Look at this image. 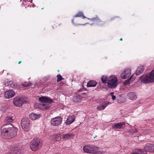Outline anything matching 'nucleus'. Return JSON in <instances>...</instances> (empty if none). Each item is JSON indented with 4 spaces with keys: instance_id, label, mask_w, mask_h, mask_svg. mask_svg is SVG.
<instances>
[{
    "instance_id": "obj_1",
    "label": "nucleus",
    "mask_w": 154,
    "mask_h": 154,
    "mask_svg": "<svg viewBox=\"0 0 154 154\" xmlns=\"http://www.w3.org/2000/svg\"><path fill=\"white\" fill-rule=\"evenodd\" d=\"M18 129L10 123L3 125L1 128V133L2 136L11 139L15 137Z\"/></svg>"
},
{
    "instance_id": "obj_2",
    "label": "nucleus",
    "mask_w": 154,
    "mask_h": 154,
    "mask_svg": "<svg viewBox=\"0 0 154 154\" xmlns=\"http://www.w3.org/2000/svg\"><path fill=\"white\" fill-rule=\"evenodd\" d=\"M39 101L42 103L39 106V108L42 110H45L49 109L51 104L52 102L51 99L48 97H42L39 98Z\"/></svg>"
},
{
    "instance_id": "obj_3",
    "label": "nucleus",
    "mask_w": 154,
    "mask_h": 154,
    "mask_svg": "<svg viewBox=\"0 0 154 154\" xmlns=\"http://www.w3.org/2000/svg\"><path fill=\"white\" fill-rule=\"evenodd\" d=\"M42 142L39 139H35L32 140L30 142L29 147L33 151H36L38 150L42 145Z\"/></svg>"
},
{
    "instance_id": "obj_4",
    "label": "nucleus",
    "mask_w": 154,
    "mask_h": 154,
    "mask_svg": "<svg viewBox=\"0 0 154 154\" xmlns=\"http://www.w3.org/2000/svg\"><path fill=\"white\" fill-rule=\"evenodd\" d=\"M140 79L141 82L144 83L154 82V70L151 72L147 73L146 76L140 77Z\"/></svg>"
},
{
    "instance_id": "obj_5",
    "label": "nucleus",
    "mask_w": 154,
    "mask_h": 154,
    "mask_svg": "<svg viewBox=\"0 0 154 154\" xmlns=\"http://www.w3.org/2000/svg\"><path fill=\"white\" fill-rule=\"evenodd\" d=\"M118 84V81L115 75H112L108 77L107 81V86L111 88H114L116 87Z\"/></svg>"
},
{
    "instance_id": "obj_6",
    "label": "nucleus",
    "mask_w": 154,
    "mask_h": 154,
    "mask_svg": "<svg viewBox=\"0 0 154 154\" xmlns=\"http://www.w3.org/2000/svg\"><path fill=\"white\" fill-rule=\"evenodd\" d=\"M62 121V119L60 116L53 118L51 121V124L53 126H58L61 124Z\"/></svg>"
},
{
    "instance_id": "obj_7",
    "label": "nucleus",
    "mask_w": 154,
    "mask_h": 154,
    "mask_svg": "<svg viewBox=\"0 0 154 154\" xmlns=\"http://www.w3.org/2000/svg\"><path fill=\"white\" fill-rule=\"evenodd\" d=\"M21 125L23 129L25 131L28 130L29 128V122L28 120L25 118L22 119Z\"/></svg>"
},
{
    "instance_id": "obj_8",
    "label": "nucleus",
    "mask_w": 154,
    "mask_h": 154,
    "mask_svg": "<svg viewBox=\"0 0 154 154\" xmlns=\"http://www.w3.org/2000/svg\"><path fill=\"white\" fill-rule=\"evenodd\" d=\"M104 152H105L103 151L102 149L96 146L91 145L90 153L102 154Z\"/></svg>"
},
{
    "instance_id": "obj_9",
    "label": "nucleus",
    "mask_w": 154,
    "mask_h": 154,
    "mask_svg": "<svg viewBox=\"0 0 154 154\" xmlns=\"http://www.w3.org/2000/svg\"><path fill=\"white\" fill-rule=\"evenodd\" d=\"M24 100L21 98L15 97L14 99L13 104L16 106L20 107L24 103Z\"/></svg>"
},
{
    "instance_id": "obj_10",
    "label": "nucleus",
    "mask_w": 154,
    "mask_h": 154,
    "mask_svg": "<svg viewBox=\"0 0 154 154\" xmlns=\"http://www.w3.org/2000/svg\"><path fill=\"white\" fill-rule=\"evenodd\" d=\"M131 74V70L129 68L127 69L122 72L120 76L122 79H125L129 77Z\"/></svg>"
},
{
    "instance_id": "obj_11",
    "label": "nucleus",
    "mask_w": 154,
    "mask_h": 154,
    "mask_svg": "<svg viewBox=\"0 0 154 154\" xmlns=\"http://www.w3.org/2000/svg\"><path fill=\"white\" fill-rule=\"evenodd\" d=\"M144 150L150 152H154V144L148 143L146 144L144 147Z\"/></svg>"
},
{
    "instance_id": "obj_12",
    "label": "nucleus",
    "mask_w": 154,
    "mask_h": 154,
    "mask_svg": "<svg viewBox=\"0 0 154 154\" xmlns=\"http://www.w3.org/2000/svg\"><path fill=\"white\" fill-rule=\"evenodd\" d=\"M75 116L74 115L69 116L66 120L65 123L66 125H69L73 122L75 119Z\"/></svg>"
},
{
    "instance_id": "obj_13",
    "label": "nucleus",
    "mask_w": 154,
    "mask_h": 154,
    "mask_svg": "<svg viewBox=\"0 0 154 154\" xmlns=\"http://www.w3.org/2000/svg\"><path fill=\"white\" fill-rule=\"evenodd\" d=\"M110 103L108 102H105L100 104L97 106V109L98 111L104 109Z\"/></svg>"
},
{
    "instance_id": "obj_14",
    "label": "nucleus",
    "mask_w": 154,
    "mask_h": 154,
    "mask_svg": "<svg viewBox=\"0 0 154 154\" xmlns=\"http://www.w3.org/2000/svg\"><path fill=\"white\" fill-rule=\"evenodd\" d=\"M15 94V92L12 90H9L5 94V97L6 98H10L14 97Z\"/></svg>"
},
{
    "instance_id": "obj_15",
    "label": "nucleus",
    "mask_w": 154,
    "mask_h": 154,
    "mask_svg": "<svg viewBox=\"0 0 154 154\" xmlns=\"http://www.w3.org/2000/svg\"><path fill=\"white\" fill-rule=\"evenodd\" d=\"M125 125V123L123 122L118 123L113 125L112 127L114 129H122L123 128V126Z\"/></svg>"
},
{
    "instance_id": "obj_16",
    "label": "nucleus",
    "mask_w": 154,
    "mask_h": 154,
    "mask_svg": "<svg viewBox=\"0 0 154 154\" xmlns=\"http://www.w3.org/2000/svg\"><path fill=\"white\" fill-rule=\"evenodd\" d=\"M127 97L128 99L133 100L136 99L137 96L134 92H130L127 94Z\"/></svg>"
},
{
    "instance_id": "obj_17",
    "label": "nucleus",
    "mask_w": 154,
    "mask_h": 154,
    "mask_svg": "<svg viewBox=\"0 0 154 154\" xmlns=\"http://www.w3.org/2000/svg\"><path fill=\"white\" fill-rule=\"evenodd\" d=\"M40 114H36L33 113H31L29 115L30 118L32 120L38 119L40 117Z\"/></svg>"
},
{
    "instance_id": "obj_18",
    "label": "nucleus",
    "mask_w": 154,
    "mask_h": 154,
    "mask_svg": "<svg viewBox=\"0 0 154 154\" xmlns=\"http://www.w3.org/2000/svg\"><path fill=\"white\" fill-rule=\"evenodd\" d=\"M15 117L13 114L7 116L5 119V121L7 122H12L15 119Z\"/></svg>"
},
{
    "instance_id": "obj_19",
    "label": "nucleus",
    "mask_w": 154,
    "mask_h": 154,
    "mask_svg": "<svg viewBox=\"0 0 154 154\" xmlns=\"http://www.w3.org/2000/svg\"><path fill=\"white\" fill-rule=\"evenodd\" d=\"M74 136V135L73 134H63V140H66L72 138Z\"/></svg>"
},
{
    "instance_id": "obj_20",
    "label": "nucleus",
    "mask_w": 154,
    "mask_h": 154,
    "mask_svg": "<svg viewBox=\"0 0 154 154\" xmlns=\"http://www.w3.org/2000/svg\"><path fill=\"white\" fill-rule=\"evenodd\" d=\"M116 99L117 102L119 103H124L126 101V98L122 96H119L117 97Z\"/></svg>"
},
{
    "instance_id": "obj_21",
    "label": "nucleus",
    "mask_w": 154,
    "mask_h": 154,
    "mask_svg": "<svg viewBox=\"0 0 154 154\" xmlns=\"http://www.w3.org/2000/svg\"><path fill=\"white\" fill-rule=\"evenodd\" d=\"M130 154H146V152L143 149H136L135 151Z\"/></svg>"
},
{
    "instance_id": "obj_22",
    "label": "nucleus",
    "mask_w": 154,
    "mask_h": 154,
    "mask_svg": "<svg viewBox=\"0 0 154 154\" xmlns=\"http://www.w3.org/2000/svg\"><path fill=\"white\" fill-rule=\"evenodd\" d=\"M91 145H87L84 146L83 151L85 152L90 153Z\"/></svg>"
},
{
    "instance_id": "obj_23",
    "label": "nucleus",
    "mask_w": 154,
    "mask_h": 154,
    "mask_svg": "<svg viewBox=\"0 0 154 154\" xmlns=\"http://www.w3.org/2000/svg\"><path fill=\"white\" fill-rule=\"evenodd\" d=\"M97 83L95 81L91 80L89 81L87 83L88 87H94L96 86Z\"/></svg>"
},
{
    "instance_id": "obj_24",
    "label": "nucleus",
    "mask_w": 154,
    "mask_h": 154,
    "mask_svg": "<svg viewBox=\"0 0 154 154\" xmlns=\"http://www.w3.org/2000/svg\"><path fill=\"white\" fill-rule=\"evenodd\" d=\"M144 69V67L142 66H140L137 69L136 72V75H139V74L142 73Z\"/></svg>"
},
{
    "instance_id": "obj_25",
    "label": "nucleus",
    "mask_w": 154,
    "mask_h": 154,
    "mask_svg": "<svg viewBox=\"0 0 154 154\" xmlns=\"http://www.w3.org/2000/svg\"><path fill=\"white\" fill-rule=\"evenodd\" d=\"M72 100L73 101L75 102H80L81 101V98L80 96H76L73 97Z\"/></svg>"
},
{
    "instance_id": "obj_26",
    "label": "nucleus",
    "mask_w": 154,
    "mask_h": 154,
    "mask_svg": "<svg viewBox=\"0 0 154 154\" xmlns=\"http://www.w3.org/2000/svg\"><path fill=\"white\" fill-rule=\"evenodd\" d=\"M60 134H54L51 137H53V140H55L56 141H57L59 140L60 139Z\"/></svg>"
},
{
    "instance_id": "obj_27",
    "label": "nucleus",
    "mask_w": 154,
    "mask_h": 154,
    "mask_svg": "<svg viewBox=\"0 0 154 154\" xmlns=\"http://www.w3.org/2000/svg\"><path fill=\"white\" fill-rule=\"evenodd\" d=\"M108 77L106 76H102L101 78V80L102 82L103 83H107V81Z\"/></svg>"
},
{
    "instance_id": "obj_28",
    "label": "nucleus",
    "mask_w": 154,
    "mask_h": 154,
    "mask_svg": "<svg viewBox=\"0 0 154 154\" xmlns=\"http://www.w3.org/2000/svg\"><path fill=\"white\" fill-rule=\"evenodd\" d=\"M74 17H82L83 18H86L84 14L82 12L80 11L76 15L74 16Z\"/></svg>"
},
{
    "instance_id": "obj_29",
    "label": "nucleus",
    "mask_w": 154,
    "mask_h": 154,
    "mask_svg": "<svg viewBox=\"0 0 154 154\" xmlns=\"http://www.w3.org/2000/svg\"><path fill=\"white\" fill-rule=\"evenodd\" d=\"M133 75H132L130 77V78L129 79H128V80H126V81H125L124 82V83L123 84L125 85H127L128 84H129V81L133 77Z\"/></svg>"
},
{
    "instance_id": "obj_30",
    "label": "nucleus",
    "mask_w": 154,
    "mask_h": 154,
    "mask_svg": "<svg viewBox=\"0 0 154 154\" xmlns=\"http://www.w3.org/2000/svg\"><path fill=\"white\" fill-rule=\"evenodd\" d=\"M57 82H59L62 79H63L62 77L60 75H57Z\"/></svg>"
},
{
    "instance_id": "obj_31",
    "label": "nucleus",
    "mask_w": 154,
    "mask_h": 154,
    "mask_svg": "<svg viewBox=\"0 0 154 154\" xmlns=\"http://www.w3.org/2000/svg\"><path fill=\"white\" fill-rule=\"evenodd\" d=\"M130 132L132 133H137V130L136 129L132 128L129 131Z\"/></svg>"
},
{
    "instance_id": "obj_32",
    "label": "nucleus",
    "mask_w": 154,
    "mask_h": 154,
    "mask_svg": "<svg viewBox=\"0 0 154 154\" xmlns=\"http://www.w3.org/2000/svg\"><path fill=\"white\" fill-rule=\"evenodd\" d=\"M31 83H30L29 82L27 83L26 82H25L23 83L22 85H23V86L26 87V86H28L31 85Z\"/></svg>"
},
{
    "instance_id": "obj_33",
    "label": "nucleus",
    "mask_w": 154,
    "mask_h": 154,
    "mask_svg": "<svg viewBox=\"0 0 154 154\" xmlns=\"http://www.w3.org/2000/svg\"><path fill=\"white\" fill-rule=\"evenodd\" d=\"M110 95H111L112 97V100H114L116 99V97L115 95H114L113 92L111 93L110 94Z\"/></svg>"
},
{
    "instance_id": "obj_34",
    "label": "nucleus",
    "mask_w": 154,
    "mask_h": 154,
    "mask_svg": "<svg viewBox=\"0 0 154 154\" xmlns=\"http://www.w3.org/2000/svg\"><path fill=\"white\" fill-rule=\"evenodd\" d=\"M14 152L16 154H20V152L19 151H17V150L16 149L15 150Z\"/></svg>"
},
{
    "instance_id": "obj_35",
    "label": "nucleus",
    "mask_w": 154,
    "mask_h": 154,
    "mask_svg": "<svg viewBox=\"0 0 154 154\" xmlns=\"http://www.w3.org/2000/svg\"><path fill=\"white\" fill-rule=\"evenodd\" d=\"M21 63V61H19V62H18V63L19 64H20Z\"/></svg>"
},
{
    "instance_id": "obj_36",
    "label": "nucleus",
    "mask_w": 154,
    "mask_h": 154,
    "mask_svg": "<svg viewBox=\"0 0 154 154\" xmlns=\"http://www.w3.org/2000/svg\"><path fill=\"white\" fill-rule=\"evenodd\" d=\"M5 154H11V153H6Z\"/></svg>"
},
{
    "instance_id": "obj_37",
    "label": "nucleus",
    "mask_w": 154,
    "mask_h": 154,
    "mask_svg": "<svg viewBox=\"0 0 154 154\" xmlns=\"http://www.w3.org/2000/svg\"><path fill=\"white\" fill-rule=\"evenodd\" d=\"M13 86L14 87L16 86V85H15V84Z\"/></svg>"
},
{
    "instance_id": "obj_38",
    "label": "nucleus",
    "mask_w": 154,
    "mask_h": 154,
    "mask_svg": "<svg viewBox=\"0 0 154 154\" xmlns=\"http://www.w3.org/2000/svg\"><path fill=\"white\" fill-rule=\"evenodd\" d=\"M73 21H74V20H72V23H73Z\"/></svg>"
},
{
    "instance_id": "obj_39",
    "label": "nucleus",
    "mask_w": 154,
    "mask_h": 154,
    "mask_svg": "<svg viewBox=\"0 0 154 154\" xmlns=\"http://www.w3.org/2000/svg\"><path fill=\"white\" fill-rule=\"evenodd\" d=\"M2 94V93L1 91H0V95H1Z\"/></svg>"
},
{
    "instance_id": "obj_40",
    "label": "nucleus",
    "mask_w": 154,
    "mask_h": 154,
    "mask_svg": "<svg viewBox=\"0 0 154 154\" xmlns=\"http://www.w3.org/2000/svg\"><path fill=\"white\" fill-rule=\"evenodd\" d=\"M120 41H122V38H121L120 39Z\"/></svg>"
},
{
    "instance_id": "obj_41",
    "label": "nucleus",
    "mask_w": 154,
    "mask_h": 154,
    "mask_svg": "<svg viewBox=\"0 0 154 154\" xmlns=\"http://www.w3.org/2000/svg\"><path fill=\"white\" fill-rule=\"evenodd\" d=\"M134 79V78H133V79L132 80V81H133Z\"/></svg>"
},
{
    "instance_id": "obj_42",
    "label": "nucleus",
    "mask_w": 154,
    "mask_h": 154,
    "mask_svg": "<svg viewBox=\"0 0 154 154\" xmlns=\"http://www.w3.org/2000/svg\"><path fill=\"white\" fill-rule=\"evenodd\" d=\"M92 19L94 20L95 19V18H93Z\"/></svg>"
}]
</instances>
